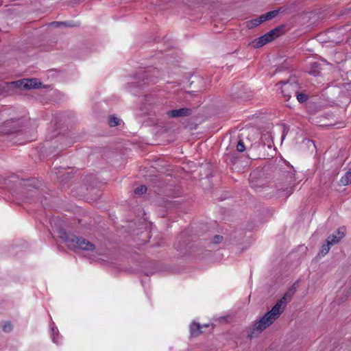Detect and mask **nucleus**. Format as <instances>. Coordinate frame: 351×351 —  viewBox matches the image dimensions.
Wrapping results in <instances>:
<instances>
[{
  "mask_svg": "<svg viewBox=\"0 0 351 351\" xmlns=\"http://www.w3.org/2000/svg\"><path fill=\"white\" fill-rule=\"evenodd\" d=\"M23 89L29 90L32 88H38L41 85V83L36 79H24Z\"/></svg>",
  "mask_w": 351,
  "mask_h": 351,
  "instance_id": "7",
  "label": "nucleus"
},
{
  "mask_svg": "<svg viewBox=\"0 0 351 351\" xmlns=\"http://www.w3.org/2000/svg\"><path fill=\"white\" fill-rule=\"evenodd\" d=\"M282 32V27H276L271 31L268 32L266 34V36L269 38V39L272 41L275 38H278Z\"/></svg>",
  "mask_w": 351,
  "mask_h": 351,
  "instance_id": "9",
  "label": "nucleus"
},
{
  "mask_svg": "<svg viewBox=\"0 0 351 351\" xmlns=\"http://www.w3.org/2000/svg\"><path fill=\"white\" fill-rule=\"evenodd\" d=\"M245 147L243 143L241 141H239L237 145V150L239 152H243L245 151Z\"/></svg>",
  "mask_w": 351,
  "mask_h": 351,
  "instance_id": "20",
  "label": "nucleus"
},
{
  "mask_svg": "<svg viewBox=\"0 0 351 351\" xmlns=\"http://www.w3.org/2000/svg\"><path fill=\"white\" fill-rule=\"evenodd\" d=\"M345 237L343 228H339L335 233L330 235L326 240L332 245L338 243Z\"/></svg>",
  "mask_w": 351,
  "mask_h": 351,
  "instance_id": "6",
  "label": "nucleus"
},
{
  "mask_svg": "<svg viewBox=\"0 0 351 351\" xmlns=\"http://www.w3.org/2000/svg\"><path fill=\"white\" fill-rule=\"evenodd\" d=\"M147 191V187L145 185H141L134 189V193L136 195L145 194Z\"/></svg>",
  "mask_w": 351,
  "mask_h": 351,
  "instance_id": "19",
  "label": "nucleus"
},
{
  "mask_svg": "<svg viewBox=\"0 0 351 351\" xmlns=\"http://www.w3.org/2000/svg\"><path fill=\"white\" fill-rule=\"evenodd\" d=\"M294 96L296 97L298 101L301 104L308 99V96L303 93H299V90H298V93H295Z\"/></svg>",
  "mask_w": 351,
  "mask_h": 351,
  "instance_id": "18",
  "label": "nucleus"
},
{
  "mask_svg": "<svg viewBox=\"0 0 351 351\" xmlns=\"http://www.w3.org/2000/svg\"><path fill=\"white\" fill-rule=\"evenodd\" d=\"M191 334L192 336H198L202 332L201 330V326L199 323L193 322L190 326Z\"/></svg>",
  "mask_w": 351,
  "mask_h": 351,
  "instance_id": "10",
  "label": "nucleus"
},
{
  "mask_svg": "<svg viewBox=\"0 0 351 351\" xmlns=\"http://www.w3.org/2000/svg\"><path fill=\"white\" fill-rule=\"evenodd\" d=\"M265 22L264 20L262 19V15L260 16L258 18H256L254 19H252L251 21H249L247 22V27L250 29L255 27L262 23Z\"/></svg>",
  "mask_w": 351,
  "mask_h": 351,
  "instance_id": "11",
  "label": "nucleus"
},
{
  "mask_svg": "<svg viewBox=\"0 0 351 351\" xmlns=\"http://www.w3.org/2000/svg\"><path fill=\"white\" fill-rule=\"evenodd\" d=\"M223 237L220 235H216L214 237L213 241L215 243H219L222 241Z\"/></svg>",
  "mask_w": 351,
  "mask_h": 351,
  "instance_id": "22",
  "label": "nucleus"
},
{
  "mask_svg": "<svg viewBox=\"0 0 351 351\" xmlns=\"http://www.w3.org/2000/svg\"><path fill=\"white\" fill-rule=\"evenodd\" d=\"M60 237L65 242L67 247L71 250H82L84 251H93L95 250V245L82 237L68 234L65 232L61 233Z\"/></svg>",
  "mask_w": 351,
  "mask_h": 351,
  "instance_id": "2",
  "label": "nucleus"
},
{
  "mask_svg": "<svg viewBox=\"0 0 351 351\" xmlns=\"http://www.w3.org/2000/svg\"><path fill=\"white\" fill-rule=\"evenodd\" d=\"M120 123V119H118L117 117L112 115L110 116L108 118V124L110 127H114L116 125H118Z\"/></svg>",
  "mask_w": 351,
  "mask_h": 351,
  "instance_id": "17",
  "label": "nucleus"
},
{
  "mask_svg": "<svg viewBox=\"0 0 351 351\" xmlns=\"http://www.w3.org/2000/svg\"><path fill=\"white\" fill-rule=\"evenodd\" d=\"M278 12L279 11L278 10L268 12L266 14H262V19L264 20V21L270 20L275 17L278 14Z\"/></svg>",
  "mask_w": 351,
  "mask_h": 351,
  "instance_id": "15",
  "label": "nucleus"
},
{
  "mask_svg": "<svg viewBox=\"0 0 351 351\" xmlns=\"http://www.w3.org/2000/svg\"><path fill=\"white\" fill-rule=\"evenodd\" d=\"M3 330L6 332H10L12 330V324L9 322L4 324L3 326Z\"/></svg>",
  "mask_w": 351,
  "mask_h": 351,
  "instance_id": "21",
  "label": "nucleus"
},
{
  "mask_svg": "<svg viewBox=\"0 0 351 351\" xmlns=\"http://www.w3.org/2000/svg\"><path fill=\"white\" fill-rule=\"evenodd\" d=\"M287 178L288 180L286 186L278 189V191L285 192L286 195H289L293 191L295 178L292 173H289Z\"/></svg>",
  "mask_w": 351,
  "mask_h": 351,
  "instance_id": "4",
  "label": "nucleus"
},
{
  "mask_svg": "<svg viewBox=\"0 0 351 351\" xmlns=\"http://www.w3.org/2000/svg\"><path fill=\"white\" fill-rule=\"evenodd\" d=\"M269 42H271V40L266 36V34H264L254 39L252 41V45L254 48H260Z\"/></svg>",
  "mask_w": 351,
  "mask_h": 351,
  "instance_id": "8",
  "label": "nucleus"
},
{
  "mask_svg": "<svg viewBox=\"0 0 351 351\" xmlns=\"http://www.w3.org/2000/svg\"><path fill=\"white\" fill-rule=\"evenodd\" d=\"M56 27H60L61 25H66V26H73V25H71V24H69V23H63V22H55L53 23Z\"/></svg>",
  "mask_w": 351,
  "mask_h": 351,
  "instance_id": "23",
  "label": "nucleus"
},
{
  "mask_svg": "<svg viewBox=\"0 0 351 351\" xmlns=\"http://www.w3.org/2000/svg\"><path fill=\"white\" fill-rule=\"evenodd\" d=\"M11 93L9 82H3L0 84V95H8Z\"/></svg>",
  "mask_w": 351,
  "mask_h": 351,
  "instance_id": "13",
  "label": "nucleus"
},
{
  "mask_svg": "<svg viewBox=\"0 0 351 351\" xmlns=\"http://www.w3.org/2000/svg\"><path fill=\"white\" fill-rule=\"evenodd\" d=\"M299 89L300 86L297 82H287L283 83L281 92L284 97L289 100L292 95H295V93H298Z\"/></svg>",
  "mask_w": 351,
  "mask_h": 351,
  "instance_id": "3",
  "label": "nucleus"
},
{
  "mask_svg": "<svg viewBox=\"0 0 351 351\" xmlns=\"http://www.w3.org/2000/svg\"><path fill=\"white\" fill-rule=\"evenodd\" d=\"M167 114L172 118L188 117L191 114V110L188 108H182L167 111Z\"/></svg>",
  "mask_w": 351,
  "mask_h": 351,
  "instance_id": "5",
  "label": "nucleus"
},
{
  "mask_svg": "<svg viewBox=\"0 0 351 351\" xmlns=\"http://www.w3.org/2000/svg\"><path fill=\"white\" fill-rule=\"evenodd\" d=\"M351 183V171H347L341 178L340 184L346 186Z\"/></svg>",
  "mask_w": 351,
  "mask_h": 351,
  "instance_id": "12",
  "label": "nucleus"
},
{
  "mask_svg": "<svg viewBox=\"0 0 351 351\" xmlns=\"http://www.w3.org/2000/svg\"><path fill=\"white\" fill-rule=\"evenodd\" d=\"M292 294L287 292L272 307L271 311L265 313L258 321L256 322L250 328L248 337L254 338L261 334L264 330L271 325L284 311L288 300L291 298Z\"/></svg>",
  "mask_w": 351,
  "mask_h": 351,
  "instance_id": "1",
  "label": "nucleus"
},
{
  "mask_svg": "<svg viewBox=\"0 0 351 351\" xmlns=\"http://www.w3.org/2000/svg\"><path fill=\"white\" fill-rule=\"evenodd\" d=\"M331 245H332L330 244V242L328 241V240H326V243L322 245L319 254L322 256H325L326 254H327L330 249Z\"/></svg>",
  "mask_w": 351,
  "mask_h": 351,
  "instance_id": "16",
  "label": "nucleus"
},
{
  "mask_svg": "<svg viewBox=\"0 0 351 351\" xmlns=\"http://www.w3.org/2000/svg\"><path fill=\"white\" fill-rule=\"evenodd\" d=\"M23 82H24V79L18 80V81L9 82L11 92L12 91V89L14 88L23 89V84H24Z\"/></svg>",
  "mask_w": 351,
  "mask_h": 351,
  "instance_id": "14",
  "label": "nucleus"
}]
</instances>
